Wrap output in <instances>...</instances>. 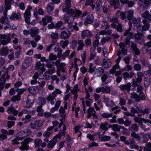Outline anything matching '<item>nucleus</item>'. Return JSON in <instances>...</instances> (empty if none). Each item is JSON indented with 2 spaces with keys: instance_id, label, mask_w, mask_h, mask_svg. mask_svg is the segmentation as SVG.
<instances>
[{
  "instance_id": "56",
  "label": "nucleus",
  "mask_w": 151,
  "mask_h": 151,
  "mask_svg": "<svg viewBox=\"0 0 151 151\" xmlns=\"http://www.w3.org/2000/svg\"><path fill=\"white\" fill-rule=\"evenodd\" d=\"M60 136L57 135L54 137L51 141L55 145L57 142L60 140Z\"/></svg>"
},
{
  "instance_id": "59",
  "label": "nucleus",
  "mask_w": 151,
  "mask_h": 151,
  "mask_svg": "<svg viewBox=\"0 0 151 151\" xmlns=\"http://www.w3.org/2000/svg\"><path fill=\"white\" fill-rule=\"evenodd\" d=\"M111 139V137L105 135L101 137V141H109Z\"/></svg>"
},
{
  "instance_id": "24",
  "label": "nucleus",
  "mask_w": 151,
  "mask_h": 151,
  "mask_svg": "<svg viewBox=\"0 0 151 151\" xmlns=\"http://www.w3.org/2000/svg\"><path fill=\"white\" fill-rule=\"evenodd\" d=\"M39 33V29L35 27H33L31 28L30 34L32 37L34 36L35 35L38 34Z\"/></svg>"
},
{
  "instance_id": "44",
  "label": "nucleus",
  "mask_w": 151,
  "mask_h": 151,
  "mask_svg": "<svg viewBox=\"0 0 151 151\" xmlns=\"http://www.w3.org/2000/svg\"><path fill=\"white\" fill-rule=\"evenodd\" d=\"M96 67L95 66L93 67V64L90 63H89V72L93 74L96 70Z\"/></svg>"
},
{
  "instance_id": "20",
  "label": "nucleus",
  "mask_w": 151,
  "mask_h": 151,
  "mask_svg": "<svg viewBox=\"0 0 151 151\" xmlns=\"http://www.w3.org/2000/svg\"><path fill=\"white\" fill-rule=\"evenodd\" d=\"M131 85L130 83H128L126 85H121L120 86L119 88L122 90H126L129 92L130 90Z\"/></svg>"
},
{
  "instance_id": "1",
  "label": "nucleus",
  "mask_w": 151,
  "mask_h": 151,
  "mask_svg": "<svg viewBox=\"0 0 151 151\" xmlns=\"http://www.w3.org/2000/svg\"><path fill=\"white\" fill-rule=\"evenodd\" d=\"M120 48L121 49V51H118L117 55L119 56L116 60V64L115 65H119V64L121 60V56L122 57L124 56L127 54V50L124 49L125 46V44L124 43L120 42L119 44Z\"/></svg>"
},
{
  "instance_id": "31",
  "label": "nucleus",
  "mask_w": 151,
  "mask_h": 151,
  "mask_svg": "<svg viewBox=\"0 0 151 151\" xmlns=\"http://www.w3.org/2000/svg\"><path fill=\"white\" fill-rule=\"evenodd\" d=\"M63 10L64 12H66L68 15H72L75 14V13H76V11L75 12L74 9H68L65 8L63 9Z\"/></svg>"
},
{
  "instance_id": "34",
  "label": "nucleus",
  "mask_w": 151,
  "mask_h": 151,
  "mask_svg": "<svg viewBox=\"0 0 151 151\" xmlns=\"http://www.w3.org/2000/svg\"><path fill=\"white\" fill-rule=\"evenodd\" d=\"M21 15L19 14L13 13L10 17V19L12 20H16L21 18Z\"/></svg>"
},
{
  "instance_id": "38",
  "label": "nucleus",
  "mask_w": 151,
  "mask_h": 151,
  "mask_svg": "<svg viewBox=\"0 0 151 151\" xmlns=\"http://www.w3.org/2000/svg\"><path fill=\"white\" fill-rule=\"evenodd\" d=\"M111 26L112 27L114 28L119 32H122V26L120 24H118V26L115 24L112 23L111 24Z\"/></svg>"
},
{
  "instance_id": "35",
  "label": "nucleus",
  "mask_w": 151,
  "mask_h": 151,
  "mask_svg": "<svg viewBox=\"0 0 151 151\" xmlns=\"http://www.w3.org/2000/svg\"><path fill=\"white\" fill-rule=\"evenodd\" d=\"M131 98L134 99H135V100L137 101H139L141 99L140 96H139L138 95L135 93H132L130 94Z\"/></svg>"
},
{
  "instance_id": "7",
  "label": "nucleus",
  "mask_w": 151,
  "mask_h": 151,
  "mask_svg": "<svg viewBox=\"0 0 151 151\" xmlns=\"http://www.w3.org/2000/svg\"><path fill=\"white\" fill-rule=\"evenodd\" d=\"M36 69L41 74H43L45 70V65L44 63H41L39 61L37 62L35 64Z\"/></svg>"
},
{
  "instance_id": "55",
  "label": "nucleus",
  "mask_w": 151,
  "mask_h": 151,
  "mask_svg": "<svg viewBox=\"0 0 151 151\" xmlns=\"http://www.w3.org/2000/svg\"><path fill=\"white\" fill-rule=\"evenodd\" d=\"M22 132L24 134V136L27 137L31 133V131L30 129H27L22 130Z\"/></svg>"
},
{
  "instance_id": "9",
  "label": "nucleus",
  "mask_w": 151,
  "mask_h": 151,
  "mask_svg": "<svg viewBox=\"0 0 151 151\" xmlns=\"http://www.w3.org/2000/svg\"><path fill=\"white\" fill-rule=\"evenodd\" d=\"M32 62V59L30 57L26 58L23 61L22 65V68L23 69H26L29 67L31 64Z\"/></svg>"
},
{
  "instance_id": "32",
  "label": "nucleus",
  "mask_w": 151,
  "mask_h": 151,
  "mask_svg": "<svg viewBox=\"0 0 151 151\" xmlns=\"http://www.w3.org/2000/svg\"><path fill=\"white\" fill-rule=\"evenodd\" d=\"M29 90L30 93L33 94H35L38 92L39 89L37 87L33 86L29 88Z\"/></svg>"
},
{
  "instance_id": "43",
  "label": "nucleus",
  "mask_w": 151,
  "mask_h": 151,
  "mask_svg": "<svg viewBox=\"0 0 151 151\" xmlns=\"http://www.w3.org/2000/svg\"><path fill=\"white\" fill-rule=\"evenodd\" d=\"M37 111L38 112V115L42 116L43 115V111L42 109V106H38L36 109Z\"/></svg>"
},
{
  "instance_id": "51",
  "label": "nucleus",
  "mask_w": 151,
  "mask_h": 151,
  "mask_svg": "<svg viewBox=\"0 0 151 151\" xmlns=\"http://www.w3.org/2000/svg\"><path fill=\"white\" fill-rule=\"evenodd\" d=\"M60 114L61 115V116L64 118L65 116V109H64V108L63 107H61L59 110Z\"/></svg>"
},
{
  "instance_id": "19",
  "label": "nucleus",
  "mask_w": 151,
  "mask_h": 151,
  "mask_svg": "<svg viewBox=\"0 0 151 151\" xmlns=\"http://www.w3.org/2000/svg\"><path fill=\"white\" fill-rule=\"evenodd\" d=\"M56 65L58 68H59L63 72H65L66 70L65 66L66 64L65 63H56Z\"/></svg>"
},
{
  "instance_id": "48",
  "label": "nucleus",
  "mask_w": 151,
  "mask_h": 151,
  "mask_svg": "<svg viewBox=\"0 0 151 151\" xmlns=\"http://www.w3.org/2000/svg\"><path fill=\"white\" fill-rule=\"evenodd\" d=\"M119 68V65H114L112 68L110 70L109 73L111 74H113L115 72L116 69Z\"/></svg>"
},
{
  "instance_id": "37",
  "label": "nucleus",
  "mask_w": 151,
  "mask_h": 151,
  "mask_svg": "<svg viewBox=\"0 0 151 151\" xmlns=\"http://www.w3.org/2000/svg\"><path fill=\"white\" fill-rule=\"evenodd\" d=\"M78 46L77 48L78 50H82L84 46V43L83 41L82 40H80L78 41Z\"/></svg>"
},
{
  "instance_id": "47",
  "label": "nucleus",
  "mask_w": 151,
  "mask_h": 151,
  "mask_svg": "<svg viewBox=\"0 0 151 151\" xmlns=\"http://www.w3.org/2000/svg\"><path fill=\"white\" fill-rule=\"evenodd\" d=\"M74 62L76 67H77L78 65H81L82 64L81 60L78 58H75L74 59Z\"/></svg>"
},
{
  "instance_id": "23",
  "label": "nucleus",
  "mask_w": 151,
  "mask_h": 151,
  "mask_svg": "<svg viewBox=\"0 0 151 151\" xmlns=\"http://www.w3.org/2000/svg\"><path fill=\"white\" fill-rule=\"evenodd\" d=\"M69 53V51L67 50L63 53L62 55H61L62 52L61 53H58L57 54V56L58 58H60L64 60H65V58L68 56Z\"/></svg>"
},
{
  "instance_id": "3",
  "label": "nucleus",
  "mask_w": 151,
  "mask_h": 151,
  "mask_svg": "<svg viewBox=\"0 0 151 151\" xmlns=\"http://www.w3.org/2000/svg\"><path fill=\"white\" fill-rule=\"evenodd\" d=\"M87 14L86 12H84L82 14H81V12L79 10H76V14L74 16V17H68L64 19L65 21L68 23H71L73 21V19L74 18L79 17H83L85 16Z\"/></svg>"
},
{
  "instance_id": "60",
  "label": "nucleus",
  "mask_w": 151,
  "mask_h": 151,
  "mask_svg": "<svg viewBox=\"0 0 151 151\" xmlns=\"http://www.w3.org/2000/svg\"><path fill=\"white\" fill-rule=\"evenodd\" d=\"M30 118L31 116L29 115H27L25 116V118L22 119V120L25 123H26L30 121Z\"/></svg>"
},
{
  "instance_id": "5",
  "label": "nucleus",
  "mask_w": 151,
  "mask_h": 151,
  "mask_svg": "<svg viewBox=\"0 0 151 151\" xmlns=\"http://www.w3.org/2000/svg\"><path fill=\"white\" fill-rule=\"evenodd\" d=\"M33 141V139L29 137H28L24 140V141L22 142V146H20L19 148L21 150H26L28 149V146L27 145L29 143L32 142Z\"/></svg>"
},
{
  "instance_id": "30",
  "label": "nucleus",
  "mask_w": 151,
  "mask_h": 151,
  "mask_svg": "<svg viewBox=\"0 0 151 151\" xmlns=\"http://www.w3.org/2000/svg\"><path fill=\"white\" fill-rule=\"evenodd\" d=\"M143 23L144 25L142 27V31H146L149 29L150 26L148 21L146 20H144Z\"/></svg>"
},
{
  "instance_id": "52",
  "label": "nucleus",
  "mask_w": 151,
  "mask_h": 151,
  "mask_svg": "<svg viewBox=\"0 0 151 151\" xmlns=\"http://www.w3.org/2000/svg\"><path fill=\"white\" fill-rule=\"evenodd\" d=\"M111 90L110 87L109 86H105L103 87V93H109Z\"/></svg>"
},
{
  "instance_id": "11",
  "label": "nucleus",
  "mask_w": 151,
  "mask_h": 151,
  "mask_svg": "<svg viewBox=\"0 0 151 151\" xmlns=\"http://www.w3.org/2000/svg\"><path fill=\"white\" fill-rule=\"evenodd\" d=\"M42 122L41 121L32 122L30 124L31 127L33 129L39 128L42 125Z\"/></svg>"
},
{
  "instance_id": "28",
  "label": "nucleus",
  "mask_w": 151,
  "mask_h": 151,
  "mask_svg": "<svg viewBox=\"0 0 151 151\" xmlns=\"http://www.w3.org/2000/svg\"><path fill=\"white\" fill-rule=\"evenodd\" d=\"M111 65L110 60L108 59H105L103 60V65L106 68H109Z\"/></svg>"
},
{
  "instance_id": "16",
  "label": "nucleus",
  "mask_w": 151,
  "mask_h": 151,
  "mask_svg": "<svg viewBox=\"0 0 151 151\" xmlns=\"http://www.w3.org/2000/svg\"><path fill=\"white\" fill-rule=\"evenodd\" d=\"M56 97V94L54 92H53L52 93L49 95L47 97V99L48 101H50V103L52 105L55 104V101L54 99Z\"/></svg>"
},
{
  "instance_id": "25",
  "label": "nucleus",
  "mask_w": 151,
  "mask_h": 151,
  "mask_svg": "<svg viewBox=\"0 0 151 151\" xmlns=\"http://www.w3.org/2000/svg\"><path fill=\"white\" fill-rule=\"evenodd\" d=\"M129 28L128 30H126L124 33V35L125 36H127L129 37H133V33L132 32H130L131 30V27L132 23L131 22H129Z\"/></svg>"
},
{
  "instance_id": "53",
  "label": "nucleus",
  "mask_w": 151,
  "mask_h": 151,
  "mask_svg": "<svg viewBox=\"0 0 151 151\" xmlns=\"http://www.w3.org/2000/svg\"><path fill=\"white\" fill-rule=\"evenodd\" d=\"M20 100V96L19 94L12 97L11 100L12 101H19Z\"/></svg>"
},
{
  "instance_id": "26",
  "label": "nucleus",
  "mask_w": 151,
  "mask_h": 151,
  "mask_svg": "<svg viewBox=\"0 0 151 151\" xmlns=\"http://www.w3.org/2000/svg\"><path fill=\"white\" fill-rule=\"evenodd\" d=\"M92 36L91 33L88 30L83 31L82 32V37L85 38V37H90Z\"/></svg>"
},
{
  "instance_id": "6",
  "label": "nucleus",
  "mask_w": 151,
  "mask_h": 151,
  "mask_svg": "<svg viewBox=\"0 0 151 151\" xmlns=\"http://www.w3.org/2000/svg\"><path fill=\"white\" fill-rule=\"evenodd\" d=\"M32 7L30 6H28L24 14V17L25 21L27 24H29L30 23V18L31 17L30 11L32 9Z\"/></svg>"
},
{
  "instance_id": "57",
  "label": "nucleus",
  "mask_w": 151,
  "mask_h": 151,
  "mask_svg": "<svg viewBox=\"0 0 151 151\" xmlns=\"http://www.w3.org/2000/svg\"><path fill=\"white\" fill-rule=\"evenodd\" d=\"M46 66L48 68H51L52 67L53 65L51 63V61L49 59H47L46 60Z\"/></svg>"
},
{
  "instance_id": "61",
  "label": "nucleus",
  "mask_w": 151,
  "mask_h": 151,
  "mask_svg": "<svg viewBox=\"0 0 151 151\" xmlns=\"http://www.w3.org/2000/svg\"><path fill=\"white\" fill-rule=\"evenodd\" d=\"M93 2V0H86V4L88 5H90L91 6L92 8L94 9V6L92 5V4Z\"/></svg>"
},
{
  "instance_id": "36",
  "label": "nucleus",
  "mask_w": 151,
  "mask_h": 151,
  "mask_svg": "<svg viewBox=\"0 0 151 151\" xmlns=\"http://www.w3.org/2000/svg\"><path fill=\"white\" fill-rule=\"evenodd\" d=\"M8 49L6 47L2 48L0 51V54L3 55H6L8 53Z\"/></svg>"
},
{
  "instance_id": "8",
  "label": "nucleus",
  "mask_w": 151,
  "mask_h": 151,
  "mask_svg": "<svg viewBox=\"0 0 151 151\" xmlns=\"http://www.w3.org/2000/svg\"><path fill=\"white\" fill-rule=\"evenodd\" d=\"M72 144V140L70 137H68L67 139V141H63L61 142L59 144V149L63 147H66V148H69Z\"/></svg>"
},
{
  "instance_id": "49",
  "label": "nucleus",
  "mask_w": 151,
  "mask_h": 151,
  "mask_svg": "<svg viewBox=\"0 0 151 151\" xmlns=\"http://www.w3.org/2000/svg\"><path fill=\"white\" fill-rule=\"evenodd\" d=\"M57 44L56 41H52L51 44L50 45L48 46L46 48V50L47 51H50L52 48L55 45Z\"/></svg>"
},
{
  "instance_id": "29",
  "label": "nucleus",
  "mask_w": 151,
  "mask_h": 151,
  "mask_svg": "<svg viewBox=\"0 0 151 151\" xmlns=\"http://www.w3.org/2000/svg\"><path fill=\"white\" fill-rule=\"evenodd\" d=\"M104 72V70L103 68L101 67H99L96 69L95 74L97 75V77H100L103 74Z\"/></svg>"
},
{
  "instance_id": "14",
  "label": "nucleus",
  "mask_w": 151,
  "mask_h": 151,
  "mask_svg": "<svg viewBox=\"0 0 151 151\" xmlns=\"http://www.w3.org/2000/svg\"><path fill=\"white\" fill-rule=\"evenodd\" d=\"M70 35V33L68 29L63 30L61 33V37L63 39H68Z\"/></svg>"
},
{
  "instance_id": "12",
  "label": "nucleus",
  "mask_w": 151,
  "mask_h": 151,
  "mask_svg": "<svg viewBox=\"0 0 151 151\" xmlns=\"http://www.w3.org/2000/svg\"><path fill=\"white\" fill-rule=\"evenodd\" d=\"M95 113L96 111L93 108H89L88 109L87 117L89 118L93 116L94 119L97 118V116L95 114Z\"/></svg>"
},
{
  "instance_id": "58",
  "label": "nucleus",
  "mask_w": 151,
  "mask_h": 151,
  "mask_svg": "<svg viewBox=\"0 0 151 151\" xmlns=\"http://www.w3.org/2000/svg\"><path fill=\"white\" fill-rule=\"evenodd\" d=\"M90 52L89 59L90 60H91L94 59L96 56V54L94 50H91Z\"/></svg>"
},
{
  "instance_id": "33",
  "label": "nucleus",
  "mask_w": 151,
  "mask_h": 151,
  "mask_svg": "<svg viewBox=\"0 0 151 151\" xmlns=\"http://www.w3.org/2000/svg\"><path fill=\"white\" fill-rule=\"evenodd\" d=\"M42 140L39 138H36L34 140V145L35 148L40 146L42 143Z\"/></svg>"
},
{
  "instance_id": "27",
  "label": "nucleus",
  "mask_w": 151,
  "mask_h": 151,
  "mask_svg": "<svg viewBox=\"0 0 151 151\" xmlns=\"http://www.w3.org/2000/svg\"><path fill=\"white\" fill-rule=\"evenodd\" d=\"M54 4L51 2L48 3L47 5V11L48 13H51L54 9Z\"/></svg>"
},
{
  "instance_id": "46",
  "label": "nucleus",
  "mask_w": 151,
  "mask_h": 151,
  "mask_svg": "<svg viewBox=\"0 0 151 151\" xmlns=\"http://www.w3.org/2000/svg\"><path fill=\"white\" fill-rule=\"evenodd\" d=\"M69 42L68 40L63 41H61L60 42V46L63 48H64L68 44Z\"/></svg>"
},
{
  "instance_id": "13",
  "label": "nucleus",
  "mask_w": 151,
  "mask_h": 151,
  "mask_svg": "<svg viewBox=\"0 0 151 151\" xmlns=\"http://www.w3.org/2000/svg\"><path fill=\"white\" fill-rule=\"evenodd\" d=\"M52 20V18L51 17L46 16L45 17L43 18L40 22L41 25H46L48 23L50 22Z\"/></svg>"
},
{
  "instance_id": "2",
  "label": "nucleus",
  "mask_w": 151,
  "mask_h": 151,
  "mask_svg": "<svg viewBox=\"0 0 151 151\" xmlns=\"http://www.w3.org/2000/svg\"><path fill=\"white\" fill-rule=\"evenodd\" d=\"M133 23L134 26L137 27L138 32L137 34H135L134 36L135 38L137 39L141 38L142 37V35L141 34L139 33V32L141 30L140 19H137L136 18H134L133 20Z\"/></svg>"
},
{
  "instance_id": "45",
  "label": "nucleus",
  "mask_w": 151,
  "mask_h": 151,
  "mask_svg": "<svg viewBox=\"0 0 151 151\" xmlns=\"http://www.w3.org/2000/svg\"><path fill=\"white\" fill-rule=\"evenodd\" d=\"M67 127L64 124L63 125V129L62 130L60 131L59 134L61 136H64L65 134L66 130Z\"/></svg>"
},
{
  "instance_id": "39",
  "label": "nucleus",
  "mask_w": 151,
  "mask_h": 151,
  "mask_svg": "<svg viewBox=\"0 0 151 151\" xmlns=\"http://www.w3.org/2000/svg\"><path fill=\"white\" fill-rule=\"evenodd\" d=\"M79 91L80 89L77 84L75 85L71 90V92L73 94L77 93Z\"/></svg>"
},
{
  "instance_id": "50",
  "label": "nucleus",
  "mask_w": 151,
  "mask_h": 151,
  "mask_svg": "<svg viewBox=\"0 0 151 151\" xmlns=\"http://www.w3.org/2000/svg\"><path fill=\"white\" fill-rule=\"evenodd\" d=\"M12 0H5L6 8L8 10L10 9L11 7L10 4L11 3Z\"/></svg>"
},
{
  "instance_id": "54",
  "label": "nucleus",
  "mask_w": 151,
  "mask_h": 151,
  "mask_svg": "<svg viewBox=\"0 0 151 151\" xmlns=\"http://www.w3.org/2000/svg\"><path fill=\"white\" fill-rule=\"evenodd\" d=\"M128 14L127 16L128 19L129 20H131L133 18V11L132 10H130L128 11Z\"/></svg>"
},
{
  "instance_id": "63",
  "label": "nucleus",
  "mask_w": 151,
  "mask_h": 151,
  "mask_svg": "<svg viewBox=\"0 0 151 151\" xmlns=\"http://www.w3.org/2000/svg\"><path fill=\"white\" fill-rule=\"evenodd\" d=\"M51 75L50 74L49 72L47 71H46L44 74L43 75L44 78H45V79L46 80H49L50 78V76Z\"/></svg>"
},
{
  "instance_id": "4",
  "label": "nucleus",
  "mask_w": 151,
  "mask_h": 151,
  "mask_svg": "<svg viewBox=\"0 0 151 151\" xmlns=\"http://www.w3.org/2000/svg\"><path fill=\"white\" fill-rule=\"evenodd\" d=\"M10 40L11 38L10 34L0 35V41L1 44L3 45H5L9 43Z\"/></svg>"
},
{
  "instance_id": "64",
  "label": "nucleus",
  "mask_w": 151,
  "mask_h": 151,
  "mask_svg": "<svg viewBox=\"0 0 151 151\" xmlns=\"http://www.w3.org/2000/svg\"><path fill=\"white\" fill-rule=\"evenodd\" d=\"M110 40V38L108 37H104L102 38L101 41V43L102 45L104 44L105 42H107Z\"/></svg>"
},
{
  "instance_id": "22",
  "label": "nucleus",
  "mask_w": 151,
  "mask_h": 151,
  "mask_svg": "<svg viewBox=\"0 0 151 151\" xmlns=\"http://www.w3.org/2000/svg\"><path fill=\"white\" fill-rule=\"evenodd\" d=\"M134 120L136 122H138L139 123H142V122L145 123H150L151 124V121L146 120L144 119H141L138 117L134 118Z\"/></svg>"
},
{
  "instance_id": "18",
  "label": "nucleus",
  "mask_w": 151,
  "mask_h": 151,
  "mask_svg": "<svg viewBox=\"0 0 151 151\" xmlns=\"http://www.w3.org/2000/svg\"><path fill=\"white\" fill-rule=\"evenodd\" d=\"M94 20L93 16L92 15L88 16L86 18L84 23V24L86 25L88 24H90L92 23Z\"/></svg>"
},
{
  "instance_id": "42",
  "label": "nucleus",
  "mask_w": 151,
  "mask_h": 151,
  "mask_svg": "<svg viewBox=\"0 0 151 151\" xmlns=\"http://www.w3.org/2000/svg\"><path fill=\"white\" fill-rule=\"evenodd\" d=\"M119 0H111L110 1V4L111 5H114L115 9H117L118 6L119 4Z\"/></svg>"
},
{
  "instance_id": "41",
  "label": "nucleus",
  "mask_w": 151,
  "mask_h": 151,
  "mask_svg": "<svg viewBox=\"0 0 151 151\" xmlns=\"http://www.w3.org/2000/svg\"><path fill=\"white\" fill-rule=\"evenodd\" d=\"M5 82L4 76L2 75L0 80V89H2L4 87V84Z\"/></svg>"
},
{
  "instance_id": "15",
  "label": "nucleus",
  "mask_w": 151,
  "mask_h": 151,
  "mask_svg": "<svg viewBox=\"0 0 151 151\" xmlns=\"http://www.w3.org/2000/svg\"><path fill=\"white\" fill-rule=\"evenodd\" d=\"M34 101V98L33 96L29 95L28 97L26 105L27 108L30 107Z\"/></svg>"
},
{
  "instance_id": "21",
  "label": "nucleus",
  "mask_w": 151,
  "mask_h": 151,
  "mask_svg": "<svg viewBox=\"0 0 151 151\" xmlns=\"http://www.w3.org/2000/svg\"><path fill=\"white\" fill-rule=\"evenodd\" d=\"M112 128V129L114 131L119 132L121 129H124L125 128L122 126L118 125L116 124H114L113 125L110 126L109 127Z\"/></svg>"
},
{
  "instance_id": "10",
  "label": "nucleus",
  "mask_w": 151,
  "mask_h": 151,
  "mask_svg": "<svg viewBox=\"0 0 151 151\" xmlns=\"http://www.w3.org/2000/svg\"><path fill=\"white\" fill-rule=\"evenodd\" d=\"M24 135V134L22 132V130L19 132L17 134V137L16 139V140L14 141L12 140V141L13 144H19L17 142V140H23L24 138L25 137Z\"/></svg>"
},
{
  "instance_id": "40",
  "label": "nucleus",
  "mask_w": 151,
  "mask_h": 151,
  "mask_svg": "<svg viewBox=\"0 0 151 151\" xmlns=\"http://www.w3.org/2000/svg\"><path fill=\"white\" fill-rule=\"evenodd\" d=\"M121 2L123 4H125L127 3L128 6L129 7H132L134 4L133 2L132 1H128V0H120Z\"/></svg>"
},
{
  "instance_id": "62",
  "label": "nucleus",
  "mask_w": 151,
  "mask_h": 151,
  "mask_svg": "<svg viewBox=\"0 0 151 151\" xmlns=\"http://www.w3.org/2000/svg\"><path fill=\"white\" fill-rule=\"evenodd\" d=\"M70 44L71 47L73 49H75L77 46V42L75 40H73Z\"/></svg>"
},
{
  "instance_id": "17",
  "label": "nucleus",
  "mask_w": 151,
  "mask_h": 151,
  "mask_svg": "<svg viewBox=\"0 0 151 151\" xmlns=\"http://www.w3.org/2000/svg\"><path fill=\"white\" fill-rule=\"evenodd\" d=\"M104 102L107 106L112 107L114 106L115 104L112 100H110L109 98L107 97L104 98Z\"/></svg>"
}]
</instances>
